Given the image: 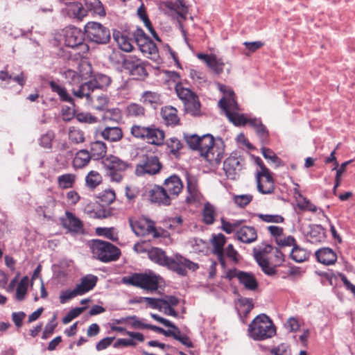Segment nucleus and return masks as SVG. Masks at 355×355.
<instances>
[{"mask_svg": "<svg viewBox=\"0 0 355 355\" xmlns=\"http://www.w3.org/2000/svg\"><path fill=\"white\" fill-rule=\"evenodd\" d=\"M147 128L148 126L134 124L130 128V134L132 137L143 140L144 135H146Z\"/></svg>", "mask_w": 355, "mask_h": 355, "instance_id": "nucleus-56", "label": "nucleus"}, {"mask_svg": "<svg viewBox=\"0 0 355 355\" xmlns=\"http://www.w3.org/2000/svg\"><path fill=\"white\" fill-rule=\"evenodd\" d=\"M76 118L81 123H87L89 124L95 123L98 121L97 117L92 115L90 113H78Z\"/></svg>", "mask_w": 355, "mask_h": 355, "instance_id": "nucleus-64", "label": "nucleus"}, {"mask_svg": "<svg viewBox=\"0 0 355 355\" xmlns=\"http://www.w3.org/2000/svg\"><path fill=\"white\" fill-rule=\"evenodd\" d=\"M83 1L87 13L89 12L92 15L100 17L105 15L104 6L100 0H84Z\"/></svg>", "mask_w": 355, "mask_h": 355, "instance_id": "nucleus-30", "label": "nucleus"}, {"mask_svg": "<svg viewBox=\"0 0 355 355\" xmlns=\"http://www.w3.org/2000/svg\"><path fill=\"white\" fill-rule=\"evenodd\" d=\"M94 257L102 262L116 261L120 255L119 248L107 241L94 240L92 245Z\"/></svg>", "mask_w": 355, "mask_h": 355, "instance_id": "nucleus-7", "label": "nucleus"}, {"mask_svg": "<svg viewBox=\"0 0 355 355\" xmlns=\"http://www.w3.org/2000/svg\"><path fill=\"white\" fill-rule=\"evenodd\" d=\"M164 5L167 8L175 11L182 18L186 19L188 13V7L182 0H175V2L166 1L164 3Z\"/></svg>", "mask_w": 355, "mask_h": 355, "instance_id": "nucleus-33", "label": "nucleus"}, {"mask_svg": "<svg viewBox=\"0 0 355 355\" xmlns=\"http://www.w3.org/2000/svg\"><path fill=\"white\" fill-rule=\"evenodd\" d=\"M255 258L264 273L268 275H272L275 273V270L270 266L269 261L264 257L261 252H257Z\"/></svg>", "mask_w": 355, "mask_h": 355, "instance_id": "nucleus-44", "label": "nucleus"}, {"mask_svg": "<svg viewBox=\"0 0 355 355\" xmlns=\"http://www.w3.org/2000/svg\"><path fill=\"white\" fill-rule=\"evenodd\" d=\"M256 179L258 191L263 194L272 193L275 190L274 179L270 171L257 173Z\"/></svg>", "mask_w": 355, "mask_h": 355, "instance_id": "nucleus-14", "label": "nucleus"}, {"mask_svg": "<svg viewBox=\"0 0 355 355\" xmlns=\"http://www.w3.org/2000/svg\"><path fill=\"white\" fill-rule=\"evenodd\" d=\"M28 278L24 277L18 284L16 289L15 297L18 301L24 300L28 291Z\"/></svg>", "mask_w": 355, "mask_h": 355, "instance_id": "nucleus-49", "label": "nucleus"}, {"mask_svg": "<svg viewBox=\"0 0 355 355\" xmlns=\"http://www.w3.org/2000/svg\"><path fill=\"white\" fill-rule=\"evenodd\" d=\"M261 151L264 158L275 164L276 167L282 165V159L271 149L262 146Z\"/></svg>", "mask_w": 355, "mask_h": 355, "instance_id": "nucleus-51", "label": "nucleus"}, {"mask_svg": "<svg viewBox=\"0 0 355 355\" xmlns=\"http://www.w3.org/2000/svg\"><path fill=\"white\" fill-rule=\"evenodd\" d=\"M324 238V233L320 227H316L311 230L307 235L308 240L312 243L320 242Z\"/></svg>", "mask_w": 355, "mask_h": 355, "instance_id": "nucleus-55", "label": "nucleus"}, {"mask_svg": "<svg viewBox=\"0 0 355 355\" xmlns=\"http://www.w3.org/2000/svg\"><path fill=\"white\" fill-rule=\"evenodd\" d=\"M92 159L91 155L87 150H78L72 161V166L75 169H81L87 166Z\"/></svg>", "mask_w": 355, "mask_h": 355, "instance_id": "nucleus-27", "label": "nucleus"}, {"mask_svg": "<svg viewBox=\"0 0 355 355\" xmlns=\"http://www.w3.org/2000/svg\"><path fill=\"white\" fill-rule=\"evenodd\" d=\"M248 334L253 340H263L276 334V327L268 315L260 314L249 324Z\"/></svg>", "mask_w": 355, "mask_h": 355, "instance_id": "nucleus-3", "label": "nucleus"}, {"mask_svg": "<svg viewBox=\"0 0 355 355\" xmlns=\"http://www.w3.org/2000/svg\"><path fill=\"white\" fill-rule=\"evenodd\" d=\"M106 175L111 182L120 183L125 175V172L130 166V163L115 155H109L103 161Z\"/></svg>", "mask_w": 355, "mask_h": 355, "instance_id": "nucleus-6", "label": "nucleus"}, {"mask_svg": "<svg viewBox=\"0 0 355 355\" xmlns=\"http://www.w3.org/2000/svg\"><path fill=\"white\" fill-rule=\"evenodd\" d=\"M275 243L279 248L293 247L296 243V240L293 236H284L283 234L280 239L277 238V241Z\"/></svg>", "mask_w": 355, "mask_h": 355, "instance_id": "nucleus-58", "label": "nucleus"}, {"mask_svg": "<svg viewBox=\"0 0 355 355\" xmlns=\"http://www.w3.org/2000/svg\"><path fill=\"white\" fill-rule=\"evenodd\" d=\"M161 115L167 125H175L179 123L178 110L172 106H164L161 110Z\"/></svg>", "mask_w": 355, "mask_h": 355, "instance_id": "nucleus-24", "label": "nucleus"}, {"mask_svg": "<svg viewBox=\"0 0 355 355\" xmlns=\"http://www.w3.org/2000/svg\"><path fill=\"white\" fill-rule=\"evenodd\" d=\"M141 102L144 105H149L156 108L162 104L161 96L159 93L152 91H146L141 96Z\"/></svg>", "mask_w": 355, "mask_h": 355, "instance_id": "nucleus-31", "label": "nucleus"}, {"mask_svg": "<svg viewBox=\"0 0 355 355\" xmlns=\"http://www.w3.org/2000/svg\"><path fill=\"white\" fill-rule=\"evenodd\" d=\"M95 89L93 83L89 80L83 84L80 83L77 89L73 88L72 93L76 97L79 98H86L87 101L91 102L93 100L91 94Z\"/></svg>", "mask_w": 355, "mask_h": 355, "instance_id": "nucleus-20", "label": "nucleus"}, {"mask_svg": "<svg viewBox=\"0 0 355 355\" xmlns=\"http://www.w3.org/2000/svg\"><path fill=\"white\" fill-rule=\"evenodd\" d=\"M149 198L152 202L159 205H169L171 204V197L164 186L155 185L149 191Z\"/></svg>", "mask_w": 355, "mask_h": 355, "instance_id": "nucleus-17", "label": "nucleus"}, {"mask_svg": "<svg viewBox=\"0 0 355 355\" xmlns=\"http://www.w3.org/2000/svg\"><path fill=\"white\" fill-rule=\"evenodd\" d=\"M129 223L131 228L135 232V233L137 235H143L146 232L148 233H153L154 236L158 237L156 227L154 226L153 223H148L147 227L143 224L142 221L139 220H134L131 218L129 219Z\"/></svg>", "mask_w": 355, "mask_h": 355, "instance_id": "nucleus-23", "label": "nucleus"}, {"mask_svg": "<svg viewBox=\"0 0 355 355\" xmlns=\"http://www.w3.org/2000/svg\"><path fill=\"white\" fill-rule=\"evenodd\" d=\"M164 132L155 125L148 126L144 139L147 143L155 146H162L164 144Z\"/></svg>", "mask_w": 355, "mask_h": 355, "instance_id": "nucleus-16", "label": "nucleus"}, {"mask_svg": "<svg viewBox=\"0 0 355 355\" xmlns=\"http://www.w3.org/2000/svg\"><path fill=\"white\" fill-rule=\"evenodd\" d=\"M64 44L71 48L80 49L78 53L83 55L89 51V46L84 42V34L78 28L67 27L64 30Z\"/></svg>", "mask_w": 355, "mask_h": 355, "instance_id": "nucleus-8", "label": "nucleus"}, {"mask_svg": "<svg viewBox=\"0 0 355 355\" xmlns=\"http://www.w3.org/2000/svg\"><path fill=\"white\" fill-rule=\"evenodd\" d=\"M184 110L187 113L193 116H200L201 114L200 103L198 96H194L191 99L184 103Z\"/></svg>", "mask_w": 355, "mask_h": 355, "instance_id": "nucleus-36", "label": "nucleus"}, {"mask_svg": "<svg viewBox=\"0 0 355 355\" xmlns=\"http://www.w3.org/2000/svg\"><path fill=\"white\" fill-rule=\"evenodd\" d=\"M166 145L173 155H176L182 147L181 141L175 137L168 139L166 141Z\"/></svg>", "mask_w": 355, "mask_h": 355, "instance_id": "nucleus-54", "label": "nucleus"}, {"mask_svg": "<svg viewBox=\"0 0 355 355\" xmlns=\"http://www.w3.org/2000/svg\"><path fill=\"white\" fill-rule=\"evenodd\" d=\"M85 309V307H76L70 310L67 315L63 318L62 322L64 324H68L72 320L79 316Z\"/></svg>", "mask_w": 355, "mask_h": 355, "instance_id": "nucleus-59", "label": "nucleus"}, {"mask_svg": "<svg viewBox=\"0 0 355 355\" xmlns=\"http://www.w3.org/2000/svg\"><path fill=\"white\" fill-rule=\"evenodd\" d=\"M100 202L104 205H109L112 204L116 199V194L112 189H105L99 193L98 197Z\"/></svg>", "mask_w": 355, "mask_h": 355, "instance_id": "nucleus-52", "label": "nucleus"}, {"mask_svg": "<svg viewBox=\"0 0 355 355\" xmlns=\"http://www.w3.org/2000/svg\"><path fill=\"white\" fill-rule=\"evenodd\" d=\"M162 168V164L156 156H145L144 160L136 166V174L143 175L144 174L155 175L158 173Z\"/></svg>", "mask_w": 355, "mask_h": 355, "instance_id": "nucleus-13", "label": "nucleus"}, {"mask_svg": "<svg viewBox=\"0 0 355 355\" xmlns=\"http://www.w3.org/2000/svg\"><path fill=\"white\" fill-rule=\"evenodd\" d=\"M89 154L91 155L92 159L98 160L103 158L107 153V146L102 141H96L91 142L89 145Z\"/></svg>", "mask_w": 355, "mask_h": 355, "instance_id": "nucleus-26", "label": "nucleus"}, {"mask_svg": "<svg viewBox=\"0 0 355 355\" xmlns=\"http://www.w3.org/2000/svg\"><path fill=\"white\" fill-rule=\"evenodd\" d=\"M96 89H103L109 86L111 83V78L104 74H97L93 80H91Z\"/></svg>", "mask_w": 355, "mask_h": 355, "instance_id": "nucleus-50", "label": "nucleus"}, {"mask_svg": "<svg viewBox=\"0 0 355 355\" xmlns=\"http://www.w3.org/2000/svg\"><path fill=\"white\" fill-rule=\"evenodd\" d=\"M110 329L112 331H117L128 335L130 338L135 339L138 342L143 343L145 340L144 334L140 332L127 331L124 327L114 325L111 326Z\"/></svg>", "mask_w": 355, "mask_h": 355, "instance_id": "nucleus-47", "label": "nucleus"}, {"mask_svg": "<svg viewBox=\"0 0 355 355\" xmlns=\"http://www.w3.org/2000/svg\"><path fill=\"white\" fill-rule=\"evenodd\" d=\"M123 67L135 78L143 79L148 76L144 62L136 56L125 57L123 61Z\"/></svg>", "mask_w": 355, "mask_h": 355, "instance_id": "nucleus-11", "label": "nucleus"}, {"mask_svg": "<svg viewBox=\"0 0 355 355\" xmlns=\"http://www.w3.org/2000/svg\"><path fill=\"white\" fill-rule=\"evenodd\" d=\"M175 91L178 96L182 101L183 103L189 99H191L197 96L196 94L190 89L184 87L182 84L176 85Z\"/></svg>", "mask_w": 355, "mask_h": 355, "instance_id": "nucleus-48", "label": "nucleus"}, {"mask_svg": "<svg viewBox=\"0 0 355 355\" xmlns=\"http://www.w3.org/2000/svg\"><path fill=\"white\" fill-rule=\"evenodd\" d=\"M116 323L125 324L134 329H146L147 327V324L144 322V320L140 319L137 315L121 318L119 320H116Z\"/></svg>", "mask_w": 355, "mask_h": 355, "instance_id": "nucleus-28", "label": "nucleus"}, {"mask_svg": "<svg viewBox=\"0 0 355 355\" xmlns=\"http://www.w3.org/2000/svg\"><path fill=\"white\" fill-rule=\"evenodd\" d=\"M126 114L130 117L141 118L145 116L146 110L141 105L132 103L127 106Z\"/></svg>", "mask_w": 355, "mask_h": 355, "instance_id": "nucleus-40", "label": "nucleus"}, {"mask_svg": "<svg viewBox=\"0 0 355 355\" xmlns=\"http://www.w3.org/2000/svg\"><path fill=\"white\" fill-rule=\"evenodd\" d=\"M297 207L302 211H309L312 213H315L318 211V207L313 204L310 200L307 199L304 196L302 198H297Z\"/></svg>", "mask_w": 355, "mask_h": 355, "instance_id": "nucleus-46", "label": "nucleus"}, {"mask_svg": "<svg viewBox=\"0 0 355 355\" xmlns=\"http://www.w3.org/2000/svg\"><path fill=\"white\" fill-rule=\"evenodd\" d=\"M236 278L245 289L255 291L258 287V282L252 273L248 272H236Z\"/></svg>", "mask_w": 355, "mask_h": 355, "instance_id": "nucleus-21", "label": "nucleus"}, {"mask_svg": "<svg viewBox=\"0 0 355 355\" xmlns=\"http://www.w3.org/2000/svg\"><path fill=\"white\" fill-rule=\"evenodd\" d=\"M64 76L67 82L72 85H79L83 80L82 75L71 69L67 70Z\"/></svg>", "mask_w": 355, "mask_h": 355, "instance_id": "nucleus-53", "label": "nucleus"}, {"mask_svg": "<svg viewBox=\"0 0 355 355\" xmlns=\"http://www.w3.org/2000/svg\"><path fill=\"white\" fill-rule=\"evenodd\" d=\"M207 65L214 73L220 75L223 72L225 62L222 58L213 54Z\"/></svg>", "mask_w": 355, "mask_h": 355, "instance_id": "nucleus-38", "label": "nucleus"}, {"mask_svg": "<svg viewBox=\"0 0 355 355\" xmlns=\"http://www.w3.org/2000/svg\"><path fill=\"white\" fill-rule=\"evenodd\" d=\"M98 278L96 276L89 275L83 277L80 284L76 286L80 295H84L85 293L92 290L97 283Z\"/></svg>", "mask_w": 355, "mask_h": 355, "instance_id": "nucleus-25", "label": "nucleus"}, {"mask_svg": "<svg viewBox=\"0 0 355 355\" xmlns=\"http://www.w3.org/2000/svg\"><path fill=\"white\" fill-rule=\"evenodd\" d=\"M184 140L188 146L194 150H198L211 165H218L223 157L224 149L215 145L214 137L210 134L199 136L196 134H184Z\"/></svg>", "mask_w": 355, "mask_h": 355, "instance_id": "nucleus-1", "label": "nucleus"}, {"mask_svg": "<svg viewBox=\"0 0 355 355\" xmlns=\"http://www.w3.org/2000/svg\"><path fill=\"white\" fill-rule=\"evenodd\" d=\"M68 13L71 17L79 21L83 20L87 15L85 6H83L79 2L72 3L69 8Z\"/></svg>", "mask_w": 355, "mask_h": 355, "instance_id": "nucleus-35", "label": "nucleus"}, {"mask_svg": "<svg viewBox=\"0 0 355 355\" xmlns=\"http://www.w3.org/2000/svg\"><path fill=\"white\" fill-rule=\"evenodd\" d=\"M163 186L170 197L178 196L183 189L182 182L176 175H171L166 178Z\"/></svg>", "mask_w": 355, "mask_h": 355, "instance_id": "nucleus-18", "label": "nucleus"}, {"mask_svg": "<svg viewBox=\"0 0 355 355\" xmlns=\"http://www.w3.org/2000/svg\"><path fill=\"white\" fill-rule=\"evenodd\" d=\"M76 176L72 173H66L58 177V187L62 189H67L73 187L76 182Z\"/></svg>", "mask_w": 355, "mask_h": 355, "instance_id": "nucleus-42", "label": "nucleus"}, {"mask_svg": "<svg viewBox=\"0 0 355 355\" xmlns=\"http://www.w3.org/2000/svg\"><path fill=\"white\" fill-rule=\"evenodd\" d=\"M187 191L189 193V196L187 197L188 202L196 200L198 198V190L196 183L191 180L187 181Z\"/></svg>", "mask_w": 355, "mask_h": 355, "instance_id": "nucleus-57", "label": "nucleus"}, {"mask_svg": "<svg viewBox=\"0 0 355 355\" xmlns=\"http://www.w3.org/2000/svg\"><path fill=\"white\" fill-rule=\"evenodd\" d=\"M85 31L89 40L96 44H107L110 40V30L98 22H88Z\"/></svg>", "mask_w": 355, "mask_h": 355, "instance_id": "nucleus-9", "label": "nucleus"}, {"mask_svg": "<svg viewBox=\"0 0 355 355\" xmlns=\"http://www.w3.org/2000/svg\"><path fill=\"white\" fill-rule=\"evenodd\" d=\"M257 217L266 223H281L284 222V218L280 215L257 214Z\"/></svg>", "mask_w": 355, "mask_h": 355, "instance_id": "nucleus-60", "label": "nucleus"}, {"mask_svg": "<svg viewBox=\"0 0 355 355\" xmlns=\"http://www.w3.org/2000/svg\"><path fill=\"white\" fill-rule=\"evenodd\" d=\"M96 233L98 236H104L112 241H116L117 239V236L114 234L113 227H97L96 228Z\"/></svg>", "mask_w": 355, "mask_h": 355, "instance_id": "nucleus-62", "label": "nucleus"}, {"mask_svg": "<svg viewBox=\"0 0 355 355\" xmlns=\"http://www.w3.org/2000/svg\"><path fill=\"white\" fill-rule=\"evenodd\" d=\"M162 277L153 272L133 273L130 276L122 278V282L125 284L134 286L147 291L153 292L158 290Z\"/></svg>", "mask_w": 355, "mask_h": 355, "instance_id": "nucleus-5", "label": "nucleus"}, {"mask_svg": "<svg viewBox=\"0 0 355 355\" xmlns=\"http://www.w3.org/2000/svg\"><path fill=\"white\" fill-rule=\"evenodd\" d=\"M137 340L133 338H119L114 343L113 347L114 348H119L120 347H136L137 345Z\"/></svg>", "mask_w": 355, "mask_h": 355, "instance_id": "nucleus-63", "label": "nucleus"}, {"mask_svg": "<svg viewBox=\"0 0 355 355\" xmlns=\"http://www.w3.org/2000/svg\"><path fill=\"white\" fill-rule=\"evenodd\" d=\"M85 186L90 190H94L103 182V176L97 171L91 170L85 175Z\"/></svg>", "mask_w": 355, "mask_h": 355, "instance_id": "nucleus-29", "label": "nucleus"}, {"mask_svg": "<svg viewBox=\"0 0 355 355\" xmlns=\"http://www.w3.org/2000/svg\"><path fill=\"white\" fill-rule=\"evenodd\" d=\"M62 225L69 232L81 234L84 231L83 222L73 213L66 211L65 216L60 218Z\"/></svg>", "mask_w": 355, "mask_h": 355, "instance_id": "nucleus-15", "label": "nucleus"}, {"mask_svg": "<svg viewBox=\"0 0 355 355\" xmlns=\"http://www.w3.org/2000/svg\"><path fill=\"white\" fill-rule=\"evenodd\" d=\"M290 257L295 262L302 263L309 259V252L306 249L301 248L295 243L293 247Z\"/></svg>", "mask_w": 355, "mask_h": 355, "instance_id": "nucleus-37", "label": "nucleus"}, {"mask_svg": "<svg viewBox=\"0 0 355 355\" xmlns=\"http://www.w3.org/2000/svg\"><path fill=\"white\" fill-rule=\"evenodd\" d=\"M68 136L69 141L76 144L83 143L85 140L84 132L76 127L69 128Z\"/></svg>", "mask_w": 355, "mask_h": 355, "instance_id": "nucleus-45", "label": "nucleus"}, {"mask_svg": "<svg viewBox=\"0 0 355 355\" xmlns=\"http://www.w3.org/2000/svg\"><path fill=\"white\" fill-rule=\"evenodd\" d=\"M138 46L140 51L146 56H155L158 53V49L157 45L150 38L141 44H139Z\"/></svg>", "mask_w": 355, "mask_h": 355, "instance_id": "nucleus-39", "label": "nucleus"}, {"mask_svg": "<svg viewBox=\"0 0 355 355\" xmlns=\"http://www.w3.org/2000/svg\"><path fill=\"white\" fill-rule=\"evenodd\" d=\"M225 242L226 238L222 234H218L213 239V252L218 257L220 261H222L223 257L224 256V245Z\"/></svg>", "mask_w": 355, "mask_h": 355, "instance_id": "nucleus-34", "label": "nucleus"}, {"mask_svg": "<svg viewBox=\"0 0 355 355\" xmlns=\"http://www.w3.org/2000/svg\"><path fill=\"white\" fill-rule=\"evenodd\" d=\"M318 261L324 265H332L337 260L336 253L329 248H323L315 252Z\"/></svg>", "mask_w": 355, "mask_h": 355, "instance_id": "nucleus-22", "label": "nucleus"}, {"mask_svg": "<svg viewBox=\"0 0 355 355\" xmlns=\"http://www.w3.org/2000/svg\"><path fill=\"white\" fill-rule=\"evenodd\" d=\"M101 136L110 142H118L123 137L122 129L118 126H107L101 132Z\"/></svg>", "mask_w": 355, "mask_h": 355, "instance_id": "nucleus-19", "label": "nucleus"}, {"mask_svg": "<svg viewBox=\"0 0 355 355\" xmlns=\"http://www.w3.org/2000/svg\"><path fill=\"white\" fill-rule=\"evenodd\" d=\"M113 37L117 43L119 47L123 51L130 52L132 49V40L126 35L121 33L119 31H114L113 33Z\"/></svg>", "mask_w": 355, "mask_h": 355, "instance_id": "nucleus-32", "label": "nucleus"}, {"mask_svg": "<svg viewBox=\"0 0 355 355\" xmlns=\"http://www.w3.org/2000/svg\"><path fill=\"white\" fill-rule=\"evenodd\" d=\"M80 295L76 287L73 290H66L60 293L59 299L61 304H64L72 298Z\"/></svg>", "mask_w": 355, "mask_h": 355, "instance_id": "nucleus-61", "label": "nucleus"}, {"mask_svg": "<svg viewBox=\"0 0 355 355\" xmlns=\"http://www.w3.org/2000/svg\"><path fill=\"white\" fill-rule=\"evenodd\" d=\"M49 86L53 92H55L58 94L62 101L67 103H71L73 101V98L67 93L64 87H62V86L59 85L53 80H51L49 82Z\"/></svg>", "mask_w": 355, "mask_h": 355, "instance_id": "nucleus-43", "label": "nucleus"}, {"mask_svg": "<svg viewBox=\"0 0 355 355\" xmlns=\"http://www.w3.org/2000/svg\"><path fill=\"white\" fill-rule=\"evenodd\" d=\"M149 259L159 266L166 267L181 276H186L187 270L196 271L199 265L194 263L180 254H175L169 257L165 251L159 248H153L148 252Z\"/></svg>", "mask_w": 355, "mask_h": 355, "instance_id": "nucleus-2", "label": "nucleus"}, {"mask_svg": "<svg viewBox=\"0 0 355 355\" xmlns=\"http://www.w3.org/2000/svg\"><path fill=\"white\" fill-rule=\"evenodd\" d=\"M218 105L225 111L229 120L235 125H245L247 124L248 119L245 115L240 114L234 110V108L237 110V104L234 100L227 102L225 98H222L219 101Z\"/></svg>", "mask_w": 355, "mask_h": 355, "instance_id": "nucleus-12", "label": "nucleus"}, {"mask_svg": "<svg viewBox=\"0 0 355 355\" xmlns=\"http://www.w3.org/2000/svg\"><path fill=\"white\" fill-rule=\"evenodd\" d=\"M245 164L240 153L234 151L223 162V171L227 178L236 180Z\"/></svg>", "mask_w": 355, "mask_h": 355, "instance_id": "nucleus-10", "label": "nucleus"}, {"mask_svg": "<svg viewBox=\"0 0 355 355\" xmlns=\"http://www.w3.org/2000/svg\"><path fill=\"white\" fill-rule=\"evenodd\" d=\"M202 220L207 225H211L215 221L216 210L209 202L205 204L202 209Z\"/></svg>", "mask_w": 355, "mask_h": 355, "instance_id": "nucleus-41", "label": "nucleus"}, {"mask_svg": "<svg viewBox=\"0 0 355 355\" xmlns=\"http://www.w3.org/2000/svg\"><path fill=\"white\" fill-rule=\"evenodd\" d=\"M245 222L244 220H235L227 221L221 219L222 229L227 234H231L236 231V236L238 240L245 243H251L257 239V232L254 227L252 226H242Z\"/></svg>", "mask_w": 355, "mask_h": 355, "instance_id": "nucleus-4", "label": "nucleus"}]
</instances>
